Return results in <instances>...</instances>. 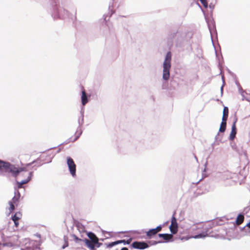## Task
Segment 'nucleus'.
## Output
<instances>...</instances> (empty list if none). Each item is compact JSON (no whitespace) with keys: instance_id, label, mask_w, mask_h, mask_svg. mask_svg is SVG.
I'll return each instance as SVG.
<instances>
[{"instance_id":"1","label":"nucleus","mask_w":250,"mask_h":250,"mask_svg":"<svg viewBox=\"0 0 250 250\" xmlns=\"http://www.w3.org/2000/svg\"><path fill=\"white\" fill-rule=\"evenodd\" d=\"M37 160L33 161L31 163L26 165V167H16L8 162L0 160V169L3 168L6 170L9 169L10 172L12 173L13 176L15 177H17L18 175L25 176L26 179L22 180L21 182H17L18 188H21L22 187L23 185L27 184L31 180L32 176V171L28 170L27 167L37 163Z\"/></svg>"},{"instance_id":"2","label":"nucleus","mask_w":250,"mask_h":250,"mask_svg":"<svg viewBox=\"0 0 250 250\" xmlns=\"http://www.w3.org/2000/svg\"><path fill=\"white\" fill-rule=\"evenodd\" d=\"M87 236L89 239H84L83 242L90 250H96V248H99L102 246V243L99 242V238L94 233L88 232Z\"/></svg>"},{"instance_id":"3","label":"nucleus","mask_w":250,"mask_h":250,"mask_svg":"<svg viewBox=\"0 0 250 250\" xmlns=\"http://www.w3.org/2000/svg\"><path fill=\"white\" fill-rule=\"evenodd\" d=\"M171 53L168 52L166 56L165 60L163 63V78L165 80H168L169 78V70L171 67Z\"/></svg>"},{"instance_id":"4","label":"nucleus","mask_w":250,"mask_h":250,"mask_svg":"<svg viewBox=\"0 0 250 250\" xmlns=\"http://www.w3.org/2000/svg\"><path fill=\"white\" fill-rule=\"evenodd\" d=\"M221 222V220L216 219L214 221H213L211 223V225L209 226V228H211L212 227H215L217 225H221L222 224H221L220 222ZM208 229L209 228H206L205 229L206 230L205 231L201 233H200L198 235H195L193 237L194 238H203L205 237L208 235Z\"/></svg>"},{"instance_id":"5","label":"nucleus","mask_w":250,"mask_h":250,"mask_svg":"<svg viewBox=\"0 0 250 250\" xmlns=\"http://www.w3.org/2000/svg\"><path fill=\"white\" fill-rule=\"evenodd\" d=\"M67 165L68 167L69 170L72 176H76V165L72 159L70 157L67 158Z\"/></svg>"},{"instance_id":"6","label":"nucleus","mask_w":250,"mask_h":250,"mask_svg":"<svg viewBox=\"0 0 250 250\" xmlns=\"http://www.w3.org/2000/svg\"><path fill=\"white\" fill-rule=\"evenodd\" d=\"M169 229L170 231L173 234H176L178 231V224L177 223V220L176 218L174 216V215H173L171 220V225L169 227Z\"/></svg>"},{"instance_id":"7","label":"nucleus","mask_w":250,"mask_h":250,"mask_svg":"<svg viewBox=\"0 0 250 250\" xmlns=\"http://www.w3.org/2000/svg\"><path fill=\"white\" fill-rule=\"evenodd\" d=\"M131 245L133 248L140 250H143L149 247L148 245L144 242H134Z\"/></svg>"},{"instance_id":"8","label":"nucleus","mask_w":250,"mask_h":250,"mask_svg":"<svg viewBox=\"0 0 250 250\" xmlns=\"http://www.w3.org/2000/svg\"><path fill=\"white\" fill-rule=\"evenodd\" d=\"M21 217L22 214L21 212H16L15 214L12 216V219L14 221L15 226L16 227L19 226V221L21 218Z\"/></svg>"},{"instance_id":"9","label":"nucleus","mask_w":250,"mask_h":250,"mask_svg":"<svg viewBox=\"0 0 250 250\" xmlns=\"http://www.w3.org/2000/svg\"><path fill=\"white\" fill-rule=\"evenodd\" d=\"M130 240H128V241H126L125 240H118L115 242L109 243L108 244H105V245H106L107 248H111V247H112L117 244H121V243L128 244L130 243Z\"/></svg>"},{"instance_id":"10","label":"nucleus","mask_w":250,"mask_h":250,"mask_svg":"<svg viewBox=\"0 0 250 250\" xmlns=\"http://www.w3.org/2000/svg\"><path fill=\"white\" fill-rule=\"evenodd\" d=\"M81 100L83 105H85V104L88 102L86 94L83 88V90L82 91Z\"/></svg>"},{"instance_id":"11","label":"nucleus","mask_w":250,"mask_h":250,"mask_svg":"<svg viewBox=\"0 0 250 250\" xmlns=\"http://www.w3.org/2000/svg\"><path fill=\"white\" fill-rule=\"evenodd\" d=\"M158 236L167 241L170 240L173 237V235L171 234H159Z\"/></svg>"},{"instance_id":"12","label":"nucleus","mask_w":250,"mask_h":250,"mask_svg":"<svg viewBox=\"0 0 250 250\" xmlns=\"http://www.w3.org/2000/svg\"><path fill=\"white\" fill-rule=\"evenodd\" d=\"M157 234L154 229H150L146 232V235L147 238L150 239Z\"/></svg>"},{"instance_id":"13","label":"nucleus","mask_w":250,"mask_h":250,"mask_svg":"<svg viewBox=\"0 0 250 250\" xmlns=\"http://www.w3.org/2000/svg\"><path fill=\"white\" fill-rule=\"evenodd\" d=\"M236 219L235 224L239 225L244 222V216L243 214H240Z\"/></svg>"},{"instance_id":"14","label":"nucleus","mask_w":250,"mask_h":250,"mask_svg":"<svg viewBox=\"0 0 250 250\" xmlns=\"http://www.w3.org/2000/svg\"><path fill=\"white\" fill-rule=\"evenodd\" d=\"M227 120H223L222 123L220 125L219 131L221 132H224L225 131L226 127V123Z\"/></svg>"},{"instance_id":"15","label":"nucleus","mask_w":250,"mask_h":250,"mask_svg":"<svg viewBox=\"0 0 250 250\" xmlns=\"http://www.w3.org/2000/svg\"><path fill=\"white\" fill-rule=\"evenodd\" d=\"M229 114V109L227 107H224L223 109V120H227V118Z\"/></svg>"},{"instance_id":"16","label":"nucleus","mask_w":250,"mask_h":250,"mask_svg":"<svg viewBox=\"0 0 250 250\" xmlns=\"http://www.w3.org/2000/svg\"><path fill=\"white\" fill-rule=\"evenodd\" d=\"M20 194L18 196H15L11 201H10V202H11L13 204H15V205L17 206H18V204L19 203V198H20Z\"/></svg>"},{"instance_id":"17","label":"nucleus","mask_w":250,"mask_h":250,"mask_svg":"<svg viewBox=\"0 0 250 250\" xmlns=\"http://www.w3.org/2000/svg\"><path fill=\"white\" fill-rule=\"evenodd\" d=\"M234 139V122L232 125L231 131L229 136V139L233 140Z\"/></svg>"},{"instance_id":"18","label":"nucleus","mask_w":250,"mask_h":250,"mask_svg":"<svg viewBox=\"0 0 250 250\" xmlns=\"http://www.w3.org/2000/svg\"><path fill=\"white\" fill-rule=\"evenodd\" d=\"M10 208H9V212L11 213L14 209H15V206H16L15 204L12 203L10 201L8 203Z\"/></svg>"},{"instance_id":"19","label":"nucleus","mask_w":250,"mask_h":250,"mask_svg":"<svg viewBox=\"0 0 250 250\" xmlns=\"http://www.w3.org/2000/svg\"><path fill=\"white\" fill-rule=\"evenodd\" d=\"M73 238H74V240L75 241V242H77V243H79V242H80V241H83V240H84V239H80V238H78V237L76 235H73Z\"/></svg>"},{"instance_id":"20","label":"nucleus","mask_w":250,"mask_h":250,"mask_svg":"<svg viewBox=\"0 0 250 250\" xmlns=\"http://www.w3.org/2000/svg\"><path fill=\"white\" fill-rule=\"evenodd\" d=\"M200 1L205 7H208V2L206 0H200Z\"/></svg>"},{"instance_id":"21","label":"nucleus","mask_w":250,"mask_h":250,"mask_svg":"<svg viewBox=\"0 0 250 250\" xmlns=\"http://www.w3.org/2000/svg\"><path fill=\"white\" fill-rule=\"evenodd\" d=\"M162 229V227L161 226H159L158 227H157L155 229H155V231L156 232H157V233L158 232H159V231H160Z\"/></svg>"},{"instance_id":"22","label":"nucleus","mask_w":250,"mask_h":250,"mask_svg":"<svg viewBox=\"0 0 250 250\" xmlns=\"http://www.w3.org/2000/svg\"><path fill=\"white\" fill-rule=\"evenodd\" d=\"M8 244H5V243L1 244V243H0V250H1L2 248L5 247V246H8Z\"/></svg>"},{"instance_id":"23","label":"nucleus","mask_w":250,"mask_h":250,"mask_svg":"<svg viewBox=\"0 0 250 250\" xmlns=\"http://www.w3.org/2000/svg\"><path fill=\"white\" fill-rule=\"evenodd\" d=\"M68 242H65V244L62 247V249H64L66 247H68Z\"/></svg>"},{"instance_id":"24","label":"nucleus","mask_w":250,"mask_h":250,"mask_svg":"<svg viewBox=\"0 0 250 250\" xmlns=\"http://www.w3.org/2000/svg\"><path fill=\"white\" fill-rule=\"evenodd\" d=\"M21 250H33V249L31 248H26L25 249H22Z\"/></svg>"},{"instance_id":"25","label":"nucleus","mask_w":250,"mask_h":250,"mask_svg":"<svg viewBox=\"0 0 250 250\" xmlns=\"http://www.w3.org/2000/svg\"><path fill=\"white\" fill-rule=\"evenodd\" d=\"M239 90L240 92H241L242 96L244 97V92H241V91H242V89L241 88L240 89V88H239Z\"/></svg>"},{"instance_id":"26","label":"nucleus","mask_w":250,"mask_h":250,"mask_svg":"<svg viewBox=\"0 0 250 250\" xmlns=\"http://www.w3.org/2000/svg\"><path fill=\"white\" fill-rule=\"evenodd\" d=\"M162 241H158V242H156V241H155V242H154V243L153 244H157V243H162Z\"/></svg>"},{"instance_id":"27","label":"nucleus","mask_w":250,"mask_h":250,"mask_svg":"<svg viewBox=\"0 0 250 250\" xmlns=\"http://www.w3.org/2000/svg\"><path fill=\"white\" fill-rule=\"evenodd\" d=\"M246 226L250 228V222L247 224Z\"/></svg>"},{"instance_id":"28","label":"nucleus","mask_w":250,"mask_h":250,"mask_svg":"<svg viewBox=\"0 0 250 250\" xmlns=\"http://www.w3.org/2000/svg\"><path fill=\"white\" fill-rule=\"evenodd\" d=\"M121 250H128L127 248H123Z\"/></svg>"},{"instance_id":"29","label":"nucleus","mask_w":250,"mask_h":250,"mask_svg":"<svg viewBox=\"0 0 250 250\" xmlns=\"http://www.w3.org/2000/svg\"><path fill=\"white\" fill-rule=\"evenodd\" d=\"M236 83L237 84V86H238V87H239V86H240V84H239V83Z\"/></svg>"}]
</instances>
